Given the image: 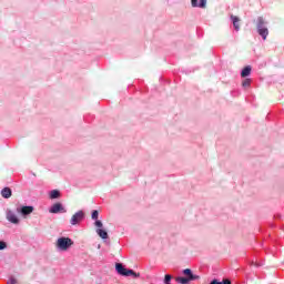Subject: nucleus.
<instances>
[{"label": "nucleus", "mask_w": 284, "mask_h": 284, "mask_svg": "<svg viewBox=\"0 0 284 284\" xmlns=\"http://www.w3.org/2000/svg\"><path fill=\"white\" fill-rule=\"evenodd\" d=\"M256 30L263 41H265L270 34V30L267 29V21H265L264 17H258L256 19Z\"/></svg>", "instance_id": "nucleus-1"}, {"label": "nucleus", "mask_w": 284, "mask_h": 284, "mask_svg": "<svg viewBox=\"0 0 284 284\" xmlns=\"http://www.w3.org/2000/svg\"><path fill=\"white\" fill-rule=\"evenodd\" d=\"M72 245H74L72 239L65 236L59 237L55 244L57 248L60 250V252H68V250H70Z\"/></svg>", "instance_id": "nucleus-2"}, {"label": "nucleus", "mask_w": 284, "mask_h": 284, "mask_svg": "<svg viewBox=\"0 0 284 284\" xmlns=\"http://www.w3.org/2000/svg\"><path fill=\"white\" fill-rule=\"evenodd\" d=\"M16 212L18 214H21V216H23V219H26L27 216H30V214H32V212H34V206L20 205V206H17Z\"/></svg>", "instance_id": "nucleus-3"}, {"label": "nucleus", "mask_w": 284, "mask_h": 284, "mask_svg": "<svg viewBox=\"0 0 284 284\" xmlns=\"http://www.w3.org/2000/svg\"><path fill=\"white\" fill-rule=\"evenodd\" d=\"M6 219L9 221V223H12L13 225H19L21 223V220H19V216H17V213L14 211L8 209L6 212Z\"/></svg>", "instance_id": "nucleus-4"}, {"label": "nucleus", "mask_w": 284, "mask_h": 284, "mask_svg": "<svg viewBox=\"0 0 284 284\" xmlns=\"http://www.w3.org/2000/svg\"><path fill=\"white\" fill-rule=\"evenodd\" d=\"M83 219H85V213L83 211H78L72 215V217L70 220V224L79 225V223H81V221H83Z\"/></svg>", "instance_id": "nucleus-5"}, {"label": "nucleus", "mask_w": 284, "mask_h": 284, "mask_svg": "<svg viewBox=\"0 0 284 284\" xmlns=\"http://www.w3.org/2000/svg\"><path fill=\"white\" fill-rule=\"evenodd\" d=\"M115 271L120 276H129V274H132V270L126 268L122 263H115Z\"/></svg>", "instance_id": "nucleus-6"}, {"label": "nucleus", "mask_w": 284, "mask_h": 284, "mask_svg": "<svg viewBox=\"0 0 284 284\" xmlns=\"http://www.w3.org/2000/svg\"><path fill=\"white\" fill-rule=\"evenodd\" d=\"M50 214H65V207H63V204L55 203L49 209Z\"/></svg>", "instance_id": "nucleus-7"}, {"label": "nucleus", "mask_w": 284, "mask_h": 284, "mask_svg": "<svg viewBox=\"0 0 284 284\" xmlns=\"http://www.w3.org/2000/svg\"><path fill=\"white\" fill-rule=\"evenodd\" d=\"M182 274H184V276L189 280V283H191V281H199L200 278L199 275H194L190 268L183 270Z\"/></svg>", "instance_id": "nucleus-8"}, {"label": "nucleus", "mask_w": 284, "mask_h": 284, "mask_svg": "<svg viewBox=\"0 0 284 284\" xmlns=\"http://www.w3.org/2000/svg\"><path fill=\"white\" fill-rule=\"evenodd\" d=\"M192 8H206L207 0H191Z\"/></svg>", "instance_id": "nucleus-9"}, {"label": "nucleus", "mask_w": 284, "mask_h": 284, "mask_svg": "<svg viewBox=\"0 0 284 284\" xmlns=\"http://www.w3.org/2000/svg\"><path fill=\"white\" fill-rule=\"evenodd\" d=\"M231 21L233 23V28L236 32H239V30H241V18L236 17L234 14H231Z\"/></svg>", "instance_id": "nucleus-10"}, {"label": "nucleus", "mask_w": 284, "mask_h": 284, "mask_svg": "<svg viewBox=\"0 0 284 284\" xmlns=\"http://www.w3.org/2000/svg\"><path fill=\"white\" fill-rule=\"evenodd\" d=\"M1 196L3 197V199H10V196H12V189H10V187H4V189H2V191H1Z\"/></svg>", "instance_id": "nucleus-11"}, {"label": "nucleus", "mask_w": 284, "mask_h": 284, "mask_svg": "<svg viewBox=\"0 0 284 284\" xmlns=\"http://www.w3.org/2000/svg\"><path fill=\"white\" fill-rule=\"evenodd\" d=\"M250 74H252V67L246 65V67L242 70L241 77H242L243 79H245V78L250 77Z\"/></svg>", "instance_id": "nucleus-12"}, {"label": "nucleus", "mask_w": 284, "mask_h": 284, "mask_svg": "<svg viewBox=\"0 0 284 284\" xmlns=\"http://www.w3.org/2000/svg\"><path fill=\"white\" fill-rule=\"evenodd\" d=\"M50 199L51 200H54V199H60L61 196V191L59 190H52L49 194Z\"/></svg>", "instance_id": "nucleus-13"}, {"label": "nucleus", "mask_w": 284, "mask_h": 284, "mask_svg": "<svg viewBox=\"0 0 284 284\" xmlns=\"http://www.w3.org/2000/svg\"><path fill=\"white\" fill-rule=\"evenodd\" d=\"M97 234L98 236H100V239H103V240L108 239V232L103 229H98Z\"/></svg>", "instance_id": "nucleus-14"}, {"label": "nucleus", "mask_w": 284, "mask_h": 284, "mask_svg": "<svg viewBox=\"0 0 284 284\" xmlns=\"http://www.w3.org/2000/svg\"><path fill=\"white\" fill-rule=\"evenodd\" d=\"M210 284H232V282L227 278L223 280L222 282L219 281L217 278H214V280L211 281Z\"/></svg>", "instance_id": "nucleus-15"}, {"label": "nucleus", "mask_w": 284, "mask_h": 284, "mask_svg": "<svg viewBox=\"0 0 284 284\" xmlns=\"http://www.w3.org/2000/svg\"><path fill=\"white\" fill-rule=\"evenodd\" d=\"M176 283L180 284H190V281L187 280V277H183V276H179L175 278Z\"/></svg>", "instance_id": "nucleus-16"}, {"label": "nucleus", "mask_w": 284, "mask_h": 284, "mask_svg": "<svg viewBox=\"0 0 284 284\" xmlns=\"http://www.w3.org/2000/svg\"><path fill=\"white\" fill-rule=\"evenodd\" d=\"M91 217L93 221H98L99 220V211L93 210L91 213Z\"/></svg>", "instance_id": "nucleus-17"}, {"label": "nucleus", "mask_w": 284, "mask_h": 284, "mask_svg": "<svg viewBox=\"0 0 284 284\" xmlns=\"http://www.w3.org/2000/svg\"><path fill=\"white\" fill-rule=\"evenodd\" d=\"M164 284H172V275L166 274L164 276Z\"/></svg>", "instance_id": "nucleus-18"}, {"label": "nucleus", "mask_w": 284, "mask_h": 284, "mask_svg": "<svg viewBox=\"0 0 284 284\" xmlns=\"http://www.w3.org/2000/svg\"><path fill=\"white\" fill-rule=\"evenodd\" d=\"M252 83V80L251 79H245L243 82H242V85L243 88H250Z\"/></svg>", "instance_id": "nucleus-19"}, {"label": "nucleus", "mask_w": 284, "mask_h": 284, "mask_svg": "<svg viewBox=\"0 0 284 284\" xmlns=\"http://www.w3.org/2000/svg\"><path fill=\"white\" fill-rule=\"evenodd\" d=\"M8 247V243H6L4 241H0V251H3Z\"/></svg>", "instance_id": "nucleus-20"}, {"label": "nucleus", "mask_w": 284, "mask_h": 284, "mask_svg": "<svg viewBox=\"0 0 284 284\" xmlns=\"http://www.w3.org/2000/svg\"><path fill=\"white\" fill-rule=\"evenodd\" d=\"M129 276H133V278H139L141 276L140 273L134 272V270H132V273H129Z\"/></svg>", "instance_id": "nucleus-21"}, {"label": "nucleus", "mask_w": 284, "mask_h": 284, "mask_svg": "<svg viewBox=\"0 0 284 284\" xmlns=\"http://www.w3.org/2000/svg\"><path fill=\"white\" fill-rule=\"evenodd\" d=\"M94 225L95 227H103V222H101V220H95Z\"/></svg>", "instance_id": "nucleus-22"}, {"label": "nucleus", "mask_w": 284, "mask_h": 284, "mask_svg": "<svg viewBox=\"0 0 284 284\" xmlns=\"http://www.w3.org/2000/svg\"><path fill=\"white\" fill-rule=\"evenodd\" d=\"M7 284H17V278L10 277Z\"/></svg>", "instance_id": "nucleus-23"}]
</instances>
